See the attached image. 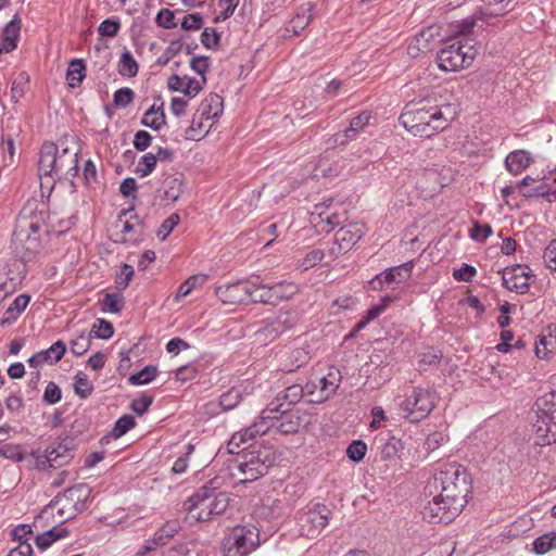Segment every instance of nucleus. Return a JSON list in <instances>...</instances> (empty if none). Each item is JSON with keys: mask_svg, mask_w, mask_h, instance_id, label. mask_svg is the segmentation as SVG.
<instances>
[{"mask_svg": "<svg viewBox=\"0 0 556 556\" xmlns=\"http://www.w3.org/2000/svg\"><path fill=\"white\" fill-rule=\"evenodd\" d=\"M459 113V102L452 94L433 92L406 103L400 124L413 136L430 137L448 129Z\"/></svg>", "mask_w": 556, "mask_h": 556, "instance_id": "obj_1", "label": "nucleus"}, {"mask_svg": "<svg viewBox=\"0 0 556 556\" xmlns=\"http://www.w3.org/2000/svg\"><path fill=\"white\" fill-rule=\"evenodd\" d=\"M441 492L425 508V515L434 521L450 522L468 503L470 478L460 465H447L440 470Z\"/></svg>", "mask_w": 556, "mask_h": 556, "instance_id": "obj_2", "label": "nucleus"}, {"mask_svg": "<svg viewBox=\"0 0 556 556\" xmlns=\"http://www.w3.org/2000/svg\"><path fill=\"white\" fill-rule=\"evenodd\" d=\"M471 27L472 23L453 26L446 18L430 23L410 39L406 53L413 60H420L431 52L437 41L468 31Z\"/></svg>", "mask_w": 556, "mask_h": 556, "instance_id": "obj_3", "label": "nucleus"}, {"mask_svg": "<svg viewBox=\"0 0 556 556\" xmlns=\"http://www.w3.org/2000/svg\"><path fill=\"white\" fill-rule=\"evenodd\" d=\"M228 505L229 496L226 493L202 490L185 503V509L189 521L202 522L224 513Z\"/></svg>", "mask_w": 556, "mask_h": 556, "instance_id": "obj_4", "label": "nucleus"}, {"mask_svg": "<svg viewBox=\"0 0 556 556\" xmlns=\"http://www.w3.org/2000/svg\"><path fill=\"white\" fill-rule=\"evenodd\" d=\"M223 113V98L216 93L206 96L199 106L197 116L186 129V138L192 141H200L205 138L217 124Z\"/></svg>", "mask_w": 556, "mask_h": 556, "instance_id": "obj_5", "label": "nucleus"}, {"mask_svg": "<svg viewBox=\"0 0 556 556\" xmlns=\"http://www.w3.org/2000/svg\"><path fill=\"white\" fill-rule=\"evenodd\" d=\"M538 419L533 424L536 443H556V392H548L536 400Z\"/></svg>", "mask_w": 556, "mask_h": 556, "instance_id": "obj_6", "label": "nucleus"}, {"mask_svg": "<svg viewBox=\"0 0 556 556\" xmlns=\"http://www.w3.org/2000/svg\"><path fill=\"white\" fill-rule=\"evenodd\" d=\"M478 55V49L469 40H460L442 49L438 55V66L444 72H458L469 67Z\"/></svg>", "mask_w": 556, "mask_h": 556, "instance_id": "obj_7", "label": "nucleus"}, {"mask_svg": "<svg viewBox=\"0 0 556 556\" xmlns=\"http://www.w3.org/2000/svg\"><path fill=\"white\" fill-rule=\"evenodd\" d=\"M260 530L256 526L248 523L237 526L229 532L224 556H247L260 546Z\"/></svg>", "mask_w": 556, "mask_h": 556, "instance_id": "obj_8", "label": "nucleus"}, {"mask_svg": "<svg viewBox=\"0 0 556 556\" xmlns=\"http://www.w3.org/2000/svg\"><path fill=\"white\" fill-rule=\"evenodd\" d=\"M273 464L269 448H257L242 455L238 465V478L242 483L253 482L265 475Z\"/></svg>", "mask_w": 556, "mask_h": 556, "instance_id": "obj_9", "label": "nucleus"}, {"mask_svg": "<svg viewBox=\"0 0 556 556\" xmlns=\"http://www.w3.org/2000/svg\"><path fill=\"white\" fill-rule=\"evenodd\" d=\"M91 490L87 484H76L67 489L56 501L42 511V517L53 515L56 507L64 517H71L84 509Z\"/></svg>", "mask_w": 556, "mask_h": 556, "instance_id": "obj_10", "label": "nucleus"}, {"mask_svg": "<svg viewBox=\"0 0 556 556\" xmlns=\"http://www.w3.org/2000/svg\"><path fill=\"white\" fill-rule=\"evenodd\" d=\"M252 279L225 281L215 288V295L224 306H241L250 303Z\"/></svg>", "mask_w": 556, "mask_h": 556, "instance_id": "obj_11", "label": "nucleus"}, {"mask_svg": "<svg viewBox=\"0 0 556 556\" xmlns=\"http://www.w3.org/2000/svg\"><path fill=\"white\" fill-rule=\"evenodd\" d=\"M341 374L334 368H328L326 374L313 378L305 387L306 395L309 401L320 404L327 401L339 388Z\"/></svg>", "mask_w": 556, "mask_h": 556, "instance_id": "obj_12", "label": "nucleus"}, {"mask_svg": "<svg viewBox=\"0 0 556 556\" xmlns=\"http://www.w3.org/2000/svg\"><path fill=\"white\" fill-rule=\"evenodd\" d=\"M66 159L58 156V148L53 143L43 144L39 160L40 178H50L61 172L64 167L75 163V153L68 154V148L63 149Z\"/></svg>", "mask_w": 556, "mask_h": 556, "instance_id": "obj_13", "label": "nucleus"}, {"mask_svg": "<svg viewBox=\"0 0 556 556\" xmlns=\"http://www.w3.org/2000/svg\"><path fill=\"white\" fill-rule=\"evenodd\" d=\"M71 451L63 444L49 446L46 451H36L29 457V464L41 471L64 466L71 459Z\"/></svg>", "mask_w": 556, "mask_h": 556, "instance_id": "obj_14", "label": "nucleus"}, {"mask_svg": "<svg viewBox=\"0 0 556 556\" xmlns=\"http://www.w3.org/2000/svg\"><path fill=\"white\" fill-rule=\"evenodd\" d=\"M434 405V399L430 391L417 389L404 401L402 408L410 421H420L430 414Z\"/></svg>", "mask_w": 556, "mask_h": 556, "instance_id": "obj_15", "label": "nucleus"}, {"mask_svg": "<svg viewBox=\"0 0 556 556\" xmlns=\"http://www.w3.org/2000/svg\"><path fill=\"white\" fill-rule=\"evenodd\" d=\"M533 278L532 270L525 265L507 267L503 271L504 286L510 291L523 294L529 290Z\"/></svg>", "mask_w": 556, "mask_h": 556, "instance_id": "obj_16", "label": "nucleus"}, {"mask_svg": "<svg viewBox=\"0 0 556 556\" xmlns=\"http://www.w3.org/2000/svg\"><path fill=\"white\" fill-rule=\"evenodd\" d=\"M547 178L548 175L544 172H532L516 185V190L527 199L541 198L545 200Z\"/></svg>", "mask_w": 556, "mask_h": 556, "instance_id": "obj_17", "label": "nucleus"}, {"mask_svg": "<svg viewBox=\"0 0 556 556\" xmlns=\"http://www.w3.org/2000/svg\"><path fill=\"white\" fill-rule=\"evenodd\" d=\"M185 178L180 174L166 175L157 190L160 200L167 206L174 205L185 191Z\"/></svg>", "mask_w": 556, "mask_h": 556, "instance_id": "obj_18", "label": "nucleus"}, {"mask_svg": "<svg viewBox=\"0 0 556 556\" xmlns=\"http://www.w3.org/2000/svg\"><path fill=\"white\" fill-rule=\"evenodd\" d=\"M137 225V217L132 210H124L111 223L109 227L110 238L116 243H123L128 240Z\"/></svg>", "mask_w": 556, "mask_h": 556, "instance_id": "obj_19", "label": "nucleus"}, {"mask_svg": "<svg viewBox=\"0 0 556 556\" xmlns=\"http://www.w3.org/2000/svg\"><path fill=\"white\" fill-rule=\"evenodd\" d=\"M366 232V226L361 222H353L341 227L336 232V244L341 251H350Z\"/></svg>", "mask_w": 556, "mask_h": 556, "instance_id": "obj_20", "label": "nucleus"}, {"mask_svg": "<svg viewBox=\"0 0 556 556\" xmlns=\"http://www.w3.org/2000/svg\"><path fill=\"white\" fill-rule=\"evenodd\" d=\"M33 535L30 526L18 525L10 532V541L13 545L8 556H31V546L28 541Z\"/></svg>", "mask_w": 556, "mask_h": 556, "instance_id": "obj_21", "label": "nucleus"}, {"mask_svg": "<svg viewBox=\"0 0 556 556\" xmlns=\"http://www.w3.org/2000/svg\"><path fill=\"white\" fill-rule=\"evenodd\" d=\"M535 356L548 361L556 355V324L542 329L534 343Z\"/></svg>", "mask_w": 556, "mask_h": 556, "instance_id": "obj_22", "label": "nucleus"}, {"mask_svg": "<svg viewBox=\"0 0 556 556\" xmlns=\"http://www.w3.org/2000/svg\"><path fill=\"white\" fill-rule=\"evenodd\" d=\"M204 77H190L188 75H174L168 78L167 86L170 90L194 97L203 87Z\"/></svg>", "mask_w": 556, "mask_h": 556, "instance_id": "obj_23", "label": "nucleus"}, {"mask_svg": "<svg viewBox=\"0 0 556 556\" xmlns=\"http://www.w3.org/2000/svg\"><path fill=\"white\" fill-rule=\"evenodd\" d=\"M311 223L318 232H329L339 224V215L318 204L311 211Z\"/></svg>", "mask_w": 556, "mask_h": 556, "instance_id": "obj_24", "label": "nucleus"}, {"mask_svg": "<svg viewBox=\"0 0 556 556\" xmlns=\"http://www.w3.org/2000/svg\"><path fill=\"white\" fill-rule=\"evenodd\" d=\"M30 302V296L27 294H20L16 298L9 300L4 313L2 314V324L15 323L22 313L26 309Z\"/></svg>", "mask_w": 556, "mask_h": 556, "instance_id": "obj_25", "label": "nucleus"}, {"mask_svg": "<svg viewBox=\"0 0 556 556\" xmlns=\"http://www.w3.org/2000/svg\"><path fill=\"white\" fill-rule=\"evenodd\" d=\"M22 21L14 16L2 30V52H12L17 48L21 34Z\"/></svg>", "mask_w": 556, "mask_h": 556, "instance_id": "obj_26", "label": "nucleus"}, {"mask_svg": "<svg viewBox=\"0 0 556 556\" xmlns=\"http://www.w3.org/2000/svg\"><path fill=\"white\" fill-rule=\"evenodd\" d=\"M409 266H401L382 273L381 275L376 277L370 283L374 289H381L384 285L403 281L409 276Z\"/></svg>", "mask_w": 556, "mask_h": 556, "instance_id": "obj_27", "label": "nucleus"}, {"mask_svg": "<svg viewBox=\"0 0 556 556\" xmlns=\"http://www.w3.org/2000/svg\"><path fill=\"white\" fill-rule=\"evenodd\" d=\"M142 124L153 129H160L165 124L164 104L160 99L154 100L146 111Z\"/></svg>", "mask_w": 556, "mask_h": 556, "instance_id": "obj_28", "label": "nucleus"}, {"mask_svg": "<svg viewBox=\"0 0 556 556\" xmlns=\"http://www.w3.org/2000/svg\"><path fill=\"white\" fill-rule=\"evenodd\" d=\"M207 281V276L204 274H195L188 277L181 285L178 287L175 293V301L177 303L182 302L186 298H188L191 292L195 289L201 288Z\"/></svg>", "mask_w": 556, "mask_h": 556, "instance_id": "obj_29", "label": "nucleus"}, {"mask_svg": "<svg viewBox=\"0 0 556 556\" xmlns=\"http://www.w3.org/2000/svg\"><path fill=\"white\" fill-rule=\"evenodd\" d=\"M532 162L529 152L517 150L508 154L506 157V166L510 173H519L527 168Z\"/></svg>", "mask_w": 556, "mask_h": 556, "instance_id": "obj_30", "label": "nucleus"}, {"mask_svg": "<svg viewBox=\"0 0 556 556\" xmlns=\"http://www.w3.org/2000/svg\"><path fill=\"white\" fill-rule=\"evenodd\" d=\"M532 551L539 556L556 551V533L547 532L536 538L532 543Z\"/></svg>", "mask_w": 556, "mask_h": 556, "instance_id": "obj_31", "label": "nucleus"}, {"mask_svg": "<svg viewBox=\"0 0 556 556\" xmlns=\"http://www.w3.org/2000/svg\"><path fill=\"white\" fill-rule=\"evenodd\" d=\"M99 305L104 313L117 314L125 305L124 296L119 293L106 292L99 301Z\"/></svg>", "mask_w": 556, "mask_h": 556, "instance_id": "obj_32", "label": "nucleus"}, {"mask_svg": "<svg viewBox=\"0 0 556 556\" xmlns=\"http://www.w3.org/2000/svg\"><path fill=\"white\" fill-rule=\"evenodd\" d=\"M253 291L251 294L250 303H264L269 304L275 302L273 287L260 282L257 279H252Z\"/></svg>", "mask_w": 556, "mask_h": 556, "instance_id": "obj_33", "label": "nucleus"}, {"mask_svg": "<svg viewBox=\"0 0 556 556\" xmlns=\"http://www.w3.org/2000/svg\"><path fill=\"white\" fill-rule=\"evenodd\" d=\"M85 77V65L80 60L72 61L66 73V80L71 88L78 87Z\"/></svg>", "mask_w": 556, "mask_h": 556, "instance_id": "obj_34", "label": "nucleus"}, {"mask_svg": "<svg viewBox=\"0 0 556 556\" xmlns=\"http://www.w3.org/2000/svg\"><path fill=\"white\" fill-rule=\"evenodd\" d=\"M74 391L80 399H87L93 392V384L85 372H78L75 376Z\"/></svg>", "mask_w": 556, "mask_h": 556, "instance_id": "obj_35", "label": "nucleus"}, {"mask_svg": "<svg viewBox=\"0 0 556 556\" xmlns=\"http://www.w3.org/2000/svg\"><path fill=\"white\" fill-rule=\"evenodd\" d=\"M135 276V269L129 264H122L115 274V285L117 289H126Z\"/></svg>", "mask_w": 556, "mask_h": 556, "instance_id": "obj_36", "label": "nucleus"}, {"mask_svg": "<svg viewBox=\"0 0 556 556\" xmlns=\"http://www.w3.org/2000/svg\"><path fill=\"white\" fill-rule=\"evenodd\" d=\"M157 375L156 366H147L137 374H134L129 377V382L132 386H144L152 382Z\"/></svg>", "mask_w": 556, "mask_h": 556, "instance_id": "obj_37", "label": "nucleus"}, {"mask_svg": "<svg viewBox=\"0 0 556 556\" xmlns=\"http://www.w3.org/2000/svg\"><path fill=\"white\" fill-rule=\"evenodd\" d=\"M367 451L368 447L364 441L354 440L346 447V456L353 463H359L365 458Z\"/></svg>", "mask_w": 556, "mask_h": 556, "instance_id": "obj_38", "label": "nucleus"}, {"mask_svg": "<svg viewBox=\"0 0 556 556\" xmlns=\"http://www.w3.org/2000/svg\"><path fill=\"white\" fill-rule=\"evenodd\" d=\"M20 160L18 149L15 146L13 140H8L7 142V155L2 160V169L12 172Z\"/></svg>", "mask_w": 556, "mask_h": 556, "instance_id": "obj_39", "label": "nucleus"}, {"mask_svg": "<svg viewBox=\"0 0 556 556\" xmlns=\"http://www.w3.org/2000/svg\"><path fill=\"white\" fill-rule=\"evenodd\" d=\"M66 534H67V532L65 529H61V528L52 529V530L37 536V539H36L37 546L39 548H47L54 541L66 536Z\"/></svg>", "mask_w": 556, "mask_h": 556, "instance_id": "obj_40", "label": "nucleus"}, {"mask_svg": "<svg viewBox=\"0 0 556 556\" xmlns=\"http://www.w3.org/2000/svg\"><path fill=\"white\" fill-rule=\"evenodd\" d=\"M136 425L135 419L131 416L125 415L122 416L114 425L111 435L114 439H119L123 437L127 431L132 429Z\"/></svg>", "mask_w": 556, "mask_h": 556, "instance_id": "obj_41", "label": "nucleus"}, {"mask_svg": "<svg viewBox=\"0 0 556 556\" xmlns=\"http://www.w3.org/2000/svg\"><path fill=\"white\" fill-rule=\"evenodd\" d=\"M27 83L28 75L25 73H21L15 77V79L12 83L10 93L11 100L13 102H17L24 96Z\"/></svg>", "mask_w": 556, "mask_h": 556, "instance_id": "obj_42", "label": "nucleus"}, {"mask_svg": "<svg viewBox=\"0 0 556 556\" xmlns=\"http://www.w3.org/2000/svg\"><path fill=\"white\" fill-rule=\"evenodd\" d=\"M157 162V156L151 153L143 155L137 164L136 173L141 177L150 175Z\"/></svg>", "mask_w": 556, "mask_h": 556, "instance_id": "obj_43", "label": "nucleus"}, {"mask_svg": "<svg viewBox=\"0 0 556 556\" xmlns=\"http://www.w3.org/2000/svg\"><path fill=\"white\" fill-rule=\"evenodd\" d=\"M91 333L98 339H110L114 333L113 325L105 319H98L91 328Z\"/></svg>", "mask_w": 556, "mask_h": 556, "instance_id": "obj_44", "label": "nucleus"}, {"mask_svg": "<svg viewBox=\"0 0 556 556\" xmlns=\"http://www.w3.org/2000/svg\"><path fill=\"white\" fill-rule=\"evenodd\" d=\"M298 292L294 283H279L273 287V293L276 301L290 299Z\"/></svg>", "mask_w": 556, "mask_h": 556, "instance_id": "obj_45", "label": "nucleus"}, {"mask_svg": "<svg viewBox=\"0 0 556 556\" xmlns=\"http://www.w3.org/2000/svg\"><path fill=\"white\" fill-rule=\"evenodd\" d=\"M515 305L508 302L502 303L498 307V316L496 318L497 325L503 329L509 326L511 321V314L515 313Z\"/></svg>", "mask_w": 556, "mask_h": 556, "instance_id": "obj_46", "label": "nucleus"}, {"mask_svg": "<svg viewBox=\"0 0 556 556\" xmlns=\"http://www.w3.org/2000/svg\"><path fill=\"white\" fill-rule=\"evenodd\" d=\"M180 26L185 31H197L202 28L203 18L197 13L188 14L180 20Z\"/></svg>", "mask_w": 556, "mask_h": 556, "instance_id": "obj_47", "label": "nucleus"}, {"mask_svg": "<svg viewBox=\"0 0 556 556\" xmlns=\"http://www.w3.org/2000/svg\"><path fill=\"white\" fill-rule=\"evenodd\" d=\"M460 303L472 308L476 313V317L478 318L482 317L485 313V306L483 303L469 290H467L466 295L462 299Z\"/></svg>", "mask_w": 556, "mask_h": 556, "instance_id": "obj_48", "label": "nucleus"}, {"mask_svg": "<svg viewBox=\"0 0 556 556\" xmlns=\"http://www.w3.org/2000/svg\"><path fill=\"white\" fill-rule=\"evenodd\" d=\"M180 217L178 214H172L160 226L156 235L161 240H165L173 229L179 224Z\"/></svg>", "mask_w": 556, "mask_h": 556, "instance_id": "obj_49", "label": "nucleus"}, {"mask_svg": "<svg viewBox=\"0 0 556 556\" xmlns=\"http://www.w3.org/2000/svg\"><path fill=\"white\" fill-rule=\"evenodd\" d=\"M515 336L510 330L503 329L500 333V343L496 344L495 350L502 354L510 353L514 348L511 344Z\"/></svg>", "mask_w": 556, "mask_h": 556, "instance_id": "obj_50", "label": "nucleus"}, {"mask_svg": "<svg viewBox=\"0 0 556 556\" xmlns=\"http://www.w3.org/2000/svg\"><path fill=\"white\" fill-rule=\"evenodd\" d=\"M66 346L63 342L58 341L52 344L47 351H42L47 355L49 364L58 363L65 354Z\"/></svg>", "mask_w": 556, "mask_h": 556, "instance_id": "obj_51", "label": "nucleus"}, {"mask_svg": "<svg viewBox=\"0 0 556 556\" xmlns=\"http://www.w3.org/2000/svg\"><path fill=\"white\" fill-rule=\"evenodd\" d=\"M121 28L119 22L115 20H104L98 28L100 36L102 37H115Z\"/></svg>", "mask_w": 556, "mask_h": 556, "instance_id": "obj_52", "label": "nucleus"}, {"mask_svg": "<svg viewBox=\"0 0 556 556\" xmlns=\"http://www.w3.org/2000/svg\"><path fill=\"white\" fill-rule=\"evenodd\" d=\"M138 66L130 54L125 53L119 61V72L125 76H135L137 74Z\"/></svg>", "mask_w": 556, "mask_h": 556, "instance_id": "obj_53", "label": "nucleus"}, {"mask_svg": "<svg viewBox=\"0 0 556 556\" xmlns=\"http://www.w3.org/2000/svg\"><path fill=\"white\" fill-rule=\"evenodd\" d=\"M492 235V228L489 225L475 223L470 230V238L478 242H484Z\"/></svg>", "mask_w": 556, "mask_h": 556, "instance_id": "obj_54", "label": "nucleus"}, {"mask_svg": "<svg viewBox=\"0 0 556 556\" xmlns=\"http://www.w3.org/2000/svg\"><path fill=\"white\" fill-rule=\"evenodd\" d=\"M545 266L552 271L556 273V238L552 240L544 251Z\"/></svg>", "mask_w": 556, "mask_h": 556, "instance_id": "obj_55", "label": "nucleus"}, {"mask_svg": "<svg viewBox=\"0 0 556 556\" xmlns=\"http://www.w3.org/2000/svg\"><path fill=\"white\" fill-rule=\"evenodd\" d=\"M188 37L184 36L181 39L177 41H173L168 47V53L172 54V56L180 53L186 52V54H190L193 47L191 43L188 42Z\"/></svg>", "mask_w": 556, "mask_h": 556, "instance_id": "obj_56", "label": "nucleus"}, {"mask_svg": "<svg viewBox=\"0 0 556 556\" xmlns=\"http://www.w3.org/2000/svg\"><path fill=\"white\" fill-rule=\"evenodd\" d=\"M62 392L54 382H49L45 389L43 400L49 404H55L61 401Z\"/></svg>", "mask_w": 556, "mask_h": 556, "instance_id": "obj_57", "label": "nucleus"}, {"mask_svg": "<svg viewBox=\"0 0 556 556\" xmlns=\"http://www.w3.org/2000/svg\"><path fill=\"white\" fill-rule=\"evenodd\" d=\"M156 22L160 26L165 28H173L177 25L175 14L170 10L164 9L156 15Z\"/></svg>", "mask_w": 556, "mask_h": 556, "instance_id": "obj_58", "label": "nucleus"}, {"mask_svg": "<svg viewBox=\"0 0 556 556\" xmlns=\"http://www.w3.org/2000/svg\"><path fill=\"white\" fill-rule=\"evenodd\" d=\"M371 422L369 424V428L372 430L379 429L382 426V422L387 421L388 417L384 409L381 406H374L370 412Z\"/></svg>", "mask_w": 556, "mask_h": 556, "instance_id": "obj_59", "label": "nucleus"}, {"mask_svg": "<svg viewBox=\"0 0 556 556\" xmlns=\"http://www.w3.org/2000/svg\"><path fill=\"white\" fill-rule=\"evenodd\" d=\"M201 41L206 48H214L219 42V35L214 28H205L201 34Z\"/></svg>", "mask_w": 556, "mask_h": 556, "instance_id": "obj_60", "label": "nucleus"}, {"mask_svg": "<svg viewBox=\"0 0 556 556\" xmlns=\"http://www.w3.org/2000/svg\"><path fill=\"white\" fill-rule=\"evenodd\" d=\"M151 404H152V397L151 396L141 395L138 399L132 401L131 409L136 414L142 415V414H144L148 410V408L151 406Z\"/></svg>", "mask_w": 556, "mask_h": 556, "instance_id": "obj_61", "label": "nucleus"}, {"mask_svg": "<svg viewBox=\"0 0 556 556\" xmlns=\"http://www.w3.org/2000/svg\"><path fill=\"white\" fill-rule=\"evenodd\" d=\"M38 225L33 223V222H29L26 217H22L18 219V223H17V231H16V236L17 237H23L24 233L25 235H28L29 232H36L38 230Z\"/></svg>", "mask_w": 556, "mask_h": 556, "instance_id": "obj_62", "label": "nucleus"}, {"mask_svg": "<svg viewBox=\"0 0 556 556\" xmlns=\"http://www.w3.org/2000/svg\"><path fill=\"white\" fill-rule=\"evenodd\" d=\"M105 363L106 356L102 352H97L92 354L87 361L88 367L93 371L101 370L104 367Z\"/></svg>", "mask_w": 556, "mask_h": 556, "instance_id": "obj_63", "label": "nucleus"}, {"mask_svg": "<svg viewBox=\"0 0 556 556\" xmlns=\"http://www.w3.org/2000/svg\"><path fill=\"white\" fill-rule=\"evenodd\" d=\"M545 201L548 203L556 202V172L548 173Z\"/></svg>", "mask_w": 556, "mask_h": 556, "instance_id": "obj_64", "label": "nucleus"}]
</instances>
